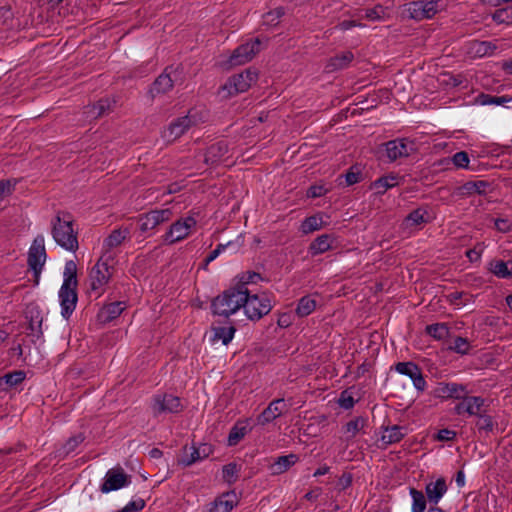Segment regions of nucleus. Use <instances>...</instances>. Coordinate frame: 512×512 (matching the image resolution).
<instances>
[{"label": "nucleus", "instance_id": "obj_46", "mask_svg": "<svg viewBox=\"0 0 512 512\" xmlns=\"http://www.w3.org/2000/svg\"><path fill=\"white\" fill-rule=\"evenodd\" d=\"M496 49V46L489 41H474L471 44V51L477 57H484L490 55Z\"/></svg>", "mask_w": 512, "mask_h": 512}, {"label": "nucleus", "instance_id": "obj_44", "mask_svg": "<svg viewBox=\"0 0 512 512\" xmlns=\"http://www.w3.org/2000/svg\"><path fill=\"white\" fill-rule=\"evenodd\" d=\"M425 331L436 340H443L449 336V327L446 323L427 325Z\"/></svg>", "mask_w": 512, "mask_h": 512}, {"label": "nucleus", "instance_id": "obj_62", "mask_svg": "<svg viewBox=\"0 0 512 512\" xmlns=\"http://www.w3.org/2000/svg\"><path fill=\"white\" fill-rule=\"evenodd\" d=\"M495 228L502 233H508L512 230V223L505 218H498L494 222Z\"/></svg>", "mask_w": 512, "mask_h": 512}, {"label": "nucleus", "instance_id": "obj_31", "mask_svg": "<svg viewBox=\"0 0 512 512\" xmlns=\"http://www.w3.org/2000/svg\"><path fill=\"white\" fill-rule=\"evenodd\" d=\"M354 60V54L351 51H344L331 57L327 69L329 71L341 70L347 68Z\"/></svg>", "mask_w": 512, "mask_h": 512}, {"label": "nucleus", "instance_id": "obj_4", "mask_svg": "<svg viewBox=\"0 0 512 512\" xmlns=\"http://www.w3.org/2000/svg\"><path fill=\"white\" fill-rule=\"evenodd\" d=\"M257 77V72L251 69H246L239 74L232 75L220 88L219 94L227 98L246 92L251 87L252 83L257 80Z\"/></svg>", "mask_w": 512, "mask_h": 512}, {"label": "nucleus", "instance_id": "obj_5", "mask_svg": "<svg viewBox=\"0 0 512 512\" xmlns=\"http://www.w3.org/2000/svg\"><path fill=\"white\" fill-rule=\"evenodd\" d=\"M270 296L263 292L260 294H251L248 291L247 302L244 305V312L251 321H258L272 310Z\"/></svg>", "mask_w": 512, "mask_h": 512}, {"label": "nucleus", "instance_id": "obj_54", "mask_svg": "<svg viewBox=\"0 0 512 512\" xmlns=\"http://www.w3.org/2000/svg\"><path fill=\"white\" fill-rule=\"evenodd\" d=\"M452 162L457 168H466V169H472L469 166L470 160L468 153L465 151H460L455 153L452 156Z\"/></svg>", "mask_w": 512, "mask_h": 512}, {"label": "nucleus", "instance_id": "obj_2", "mask_svg": "<svg viewBox=\"0 0 512 512\" xmlns=\"http://www.w3.org/2000/svg\"><path fill=\"white\" fill-rule=\"evenodd\" d=\"M77 285V265L73 260H69L65 263L63 283L59 290L61 315L65 319H69L76 308L78 301Z\"/></svg>", "mask_w": 512, "mask_h": 512}, {"label": "nucleus", "instance_id": "obj_10", "mask_svg": "<svg viewBox=\"0 0 512 512\" xmlns=\"http://www.w3.org/2000/svg\"><path fill=\"white\" fill-rule=\"evenodd\" d=\"M173 217V211L170 208L155 209L143 213L138 217L139 229L142 233L154 230L159 225L168 222Z\"/></svg>", "mask_w": 512, "mask_h": 512}, {"label": "nucleus", "instance_id": "obj_30", "mask_svg": "<svg viewBox=\"0 0 512 512\" xmlns=\"http://www.w3.org/2000/svg\"><path fill=\"white\" fill-rule=\"evenodd\" d=\"M489 187L490 183L485 180L468 181L458 188V192L462 196L484 195Z\"/></svg>", "mask_w": 512, "mask_h": 512}, {"label": "nucleus", "instance_id": "obj_52", "mask_svg": "<svg viewBox=\"0 0 512 512\" xmlns=\"http://www.w3.org/2000/svg\"><path fill=\"white\" fill-rule=\"evenodd\" d=\"M17 183V179L0 180V200L4 199L6 196L11 195L15 190Z\"/></svg>", "mask_w": 512, "mask_h": 512}, {"label": "nucleus", "instance_id": "obj_11", "mask_svg": "<svg viewBox=\"0 0 512 512\" xmlns=\"http://www.w3.org/2000/svg\"><path fill=\"white\" fill-rule=\"evenodd\" d=\"M469 393L467 385L456 382H439L431 391V395L441 401L460 400Z\"/></svg>", "mask_w": 512, "mask_h": 512}, {"label": "nucleus", "instance_id": "obj_58", "mask_svg": "<svg viewBox=\"0 0 512 512\" xmlns=\"http://www.w3.org/2000/svg\"><path fill=\"white\" fill-rule=\"evenodd\" d=\"M144 507L145 501L142 498H137L135 500L130 501L118 512H138L141 511Z\"/></svg>", "mask_w": 512, "mask_h": 512}, {"label": "nucleus", "instance_id": "obj_22", "mask_svg": "<svg viewBox=\"0 0 512 512\" xmlns=\"http://www.w3.org/2000/svg\"><path fill=\"white\" fill-rule=\"evenodd\" d=\"M116 101L112 98H102L92 105L84 108V113L89 118L97 119L113 111Z\"/></svg>", "mask_w": 512, "mask_h": 512}, {"label": "nucleus", "instance_id": "obj_7", "mask_svg": "<svg viewBox=\"0 0 512 512\" xmlns=\"http://www.w3.org/2000/svg\"><path fill=\"white\" fill-rule=\"evenodd\" d=\"M104 255L98 260V262L92 267L90 271V289L96 297L102 295L104 287L109 282L112 276L113 267L110 266L107 260H103Z\"/></svg>", "mask_w": 512, "mask_h": 512}, {"label": "nucleus", "instance_id": "obj_48", "mask_svg": "<svg viewBox=\"0 0 512 512\" xmlns=\"http://www.w3.org/2000/svg\"><path fill=\"white\" fill-rule=\"evenodd\" d=\"M492 19L497 24L512 25V6L497 9L492 14Z\"/></svg>", "mask_w": 512, "mask_h": 512}, {"label": "nucleus", "instance_id": "obj_27", "mask_svg": "<svg viewBox=\"0 0 512 512\" xmlns=\"http://www.w3.org/2000/svg\"><path fill=\"white\" fill-rule=\"evenodd\" d=\"M488 270L500 279L512 278V260L492 259L488 264Z\"/></svg>", "mask_w": 512, "mask_h": 512}, {"label": "nucleus", "instance_id": "obj_17", "mask_svg": "<svg viewBox=\"0 0 512 512\" xmlns=\"http://www.w3.org/2000/svg\"><path fill=\"white\" fill-rule=\"evenodd\" d=\"M195 124L194 117L190 112L182 117L174 119L169 126L163 130L162 138L167 142L175 141Z\"/></svg>", "mask_w": 512, "mask_h": 512}, {"label": "nucleus", "instance_id": "obj_42", "mask_svg": "<svg viewBox=\"0 0 512 512\" xmlns=\"http://www.w3.org/2000/svg\"><path fill=\"white\" fill-rule=\"evenodd\" d=\"M260 280H262V277L259 273L254 271H247L237 277L235 285L241 290L249 291L247 286L249 284H256Z\"/></svg>", "mask_w": 512, "mask_h": 512}, {"label": "nucleus", "instance_id": "obj_39", "mask_svg": "<svg viewBox=\"0 0 512 512\" xmlns=\"http://www.w3.org/2000/svg\"><path fill=\"white\" fill-rule=\"evenodd\" d=\"M26 378V373L23 370H15L13 372H9L0 378V387L2 383H4L7 388H2V390H7L8 388H13L22 383Z\"/></svg>", "mask_w": 512, "mask_h": 512}, {"label": "nucleus", "instance_id": "obj_63", "mask_svg": "<svg viewBox=\"0 0 512 512\" xmlns=\"http://www.w3.org/2000/svg\"><path fill=\"white\" fill-rule=\"evenodd\" d=\"M228 246V244H218L217 247L211 251L206 257V265L213 262Z\"/></svg>", "mask_w": 512, "mask_h": 512}, {"label": "nucleus", "instance_id": "obj_25", "mask_svg": "<svg viewBox=\"0 0 512 512\" xmlns=\"http://www.w3.org/2000/svg\"><path fill=\"white\" fill-rule=\"evenodd\" d=\"M228 153V145L225 141L211 144L205 153V163L215 165L222 161Z\"/></svg>", "mask_w": 512, "mask_h": 512}, {"label": "nucleus", "instance_id": "obj_36", "mask_svg": "<svg viewBox=\"0 0 512 512\" xmlns=\"http://www.w3.org/2000/svg\"><path fill=\"white\" fill-rule=\"evenodd\" d=\"M236 332L233 325L219 326L213 328V341H221L224 345H228Z\"/></svg>", "mask_w": 512, "mask_h": 512}, {"label": "nucleus", "instance_id": "obj_21", "mask_svg": "<svg viewBox=\"0 0 512 512\" xmlns=\"http://www.w3.org/2000/svg\"><path fill=\"white\" fill-rule=\"evenodd\" d=\"M448 491L445 478L440 477L436 481H431L425 486V495L430 506H438V503Z\"/></svg>", "mask_w": 512, "mask_h": 512}, {"label": "nucleus", "instance_id": "obj_47", "mask_svg": "<svg viewBox=\"0 0 512 512\" xmlns=\"http://www.w3.org/2000/svg\"><path fill=\"white\" fill-rule=\"evenodd\" d=\"M323 225V220L321 216L313 215L305 218V220L301 224V231L304 234L312 233L316 230L321 229Z\"/></svg>", "mask_w": 512, "mask_h": 512}, {"label": "nucleus", "instance_id": "obj_1", "mask_svg": "<svg viewBox=\"0 0 512 512\" xmlns=\"http://www.w3.org/2000/svg\"><path fill=\"white\" fill-rule=\"evenodd\" d=\"M73 216L66 211H58L51 221V234L63 249L75 253L79 248L78 230Z\"/></svg>", "mask_w": 512, "mask_h": 512}, {"label": "nucleus", "instance_id": "obj_20", "mask_svg": "<svg viewBox=\"0 0 512 512\" xmlns=\"http://www.w3.org/2000/svg\"><path fill=\"white\" fill-rule=\"evenodd\" d=\"M172 70V67L165 68V70L154 80L149 89V94L152 98L166 94L172 90L174 86V80L171 76Z\"/></svg>", "mask_w": 512, "mask_h": 512}, {"label": "nucleus", "instance_id": "obj_60", "mask_svg": "<svg viewBox=\"0 0 512 512\" xmlns=\"http://www.w3.org/2000/svg\"><path fill=\"white\" fill-rule=\"evenodd\" d=\"M328 192V189L324 185H312L307 190V197L318 198L324 196Z\"/></svg>", "mask_w": 512, "mask_h": 512}, {"label": "nucleus", "instance_id": "obj_40", "mask_svg": "<svg viewBox=\"0 0 512 512\" xmlns=\"http://www.w3.org/2000/svg\"><path fill=\"white\" fill-rule=\"evenodd\" d=\"M512 101V97L509 96H493L486 93H480L477 98L476 102L480 105L486 106V105H504L508 102Z\"/></svg>", "mask_w": 512, "mask_h": 512}, {"label": "nucleus", "instance_id": "obj_6", "mask_svg": "<svg viewBox=\"0 0 512 512\" xmlns=\"http://www.w3.org/2000/svg\"><path fill=\"white\" fill-rule=\"evenodd\" d=\"M197 220L189 215L173 222L162 236L165 244L172 245L186 239L196 228Z\"/></svg>", "mask_w": 512, "mask_h": 512}, {"label": "nucleus", "instance_id": "obj_13", "mask_svg": "<svg viewBox=\"0 0 512 512\" xmlns=\"http://www.w3.org/2000/svg\"><path fill=\"white\" fill-rule=\"evenodd\" d=\"M46 261V251L44 245V237L38 235L28 251L27 263L33 271L34 276L38 278Z\"/></svg>", "mask_w": 512, "mask_h": 512}, {"label": "nucleus", "instance_id": "obj_26", "mask_svg": "<svg viewBox=\"0 0 512 512\" xmlns=\"http://www.w3.org/2000/svg\"><path fill=\"white\" fill-rule=\"evenodd\" d=\"M128 236V228L114 229L103 241L104 257L110 250L120 246Z\"/></svg>", "mask_w": 512, "mask_h": 512}, {"label": "nucleus", "instance_id": "obj_23", "mask_svg": "<svg viewBox=\"0 0 512 512\" xmlns=\"http://www.w3.org/2000/svg\"><path fill=\"white\" fill-rule=\"evenodd\" d=\"M126 309L124 301H116L104 305L98 312L97 318L101 323H109L115 320Z\"/></svg>", "mask_w": 512, "mask_h": 512}, {"label": "nucleus", "instance_id": "obj_16", "mask_svg": "<svg viewBox=\"0 0 512 512\" xmlns=\"http://www.w3.org/2000/svg\"><path fill=\"white\" fill-rule=\"evenodd\" d=\"M260 45V39L255 38L250 42L238 46L229 58L230 65L238 66L249 62L260 51Z\"/></svg>", "mask_w": 512, "mask_h": 512}, {"label": "nucleus", "instance_id": "obj_37", "mask_svg": "<svg viewBox=\"0 0 512 512\" xmlns=\"http://www.w3.org/2000/svg\"><path fill=\"white\" fill-rule=\"evenodd\" d=\"M198 461H201V457L199 456V452L197 451L196 446H184L182 455L178 459V464L184 467H189Z\"/></svg>", "mask_w": 512, "mask_h": 512}, {"label": "nucleus", "instance_id": "obj_49", "mask_svg": "<svg viewBox=\"0 0 512 512\" xmlns=\"http://www.w3.org/2000/svg\"><path fill=\"white\" fill-rule=\"evenodd\" d=\"M239 471H240L239 466L236 463L231 462V463L223 466L222 477H223L224 481H226L227 483L233 484L238 479Z\"/></svg>", "mask_w": 512, "mask_h": 512}, {"label": "nucleus", "instance_id": "obj_38", "mask_svg": "<svg viewBox=\"0 0 512 512\" xmlns=\"http://www.w3.org/2000/svg\"><path fill=\"white\" fill-rule=\"evenodd\" d=\"M485 400L480 396L466 395V414L469 416H478L484 411Z\"/></svg>", "mask_w": 512, "mask_h": 512}, {"label": "nucleus", "instance_id": "obj_18", "mask_svg": "<svg viewBox=\"0 0 512 512\" xmlns=\"http://www.w3.org/2000/svg\"><path fill=\"white\" fill-rule=\"evenodd\" d=\"M28 319V336L31 337L33 343H36L43 337L42 322L43 317L40 310L36 306H28L25 312Z\"/></svg>", "mask_w": 512, "mask_h": 512}, {"label": "nucleus", "instance_id": "obj_15", "mask_svg": "<svg viewBox=\"0 0 512 512\" xmlns=\"http://www.w3.org/2000/svg\"><path fill=\"white\" fill-rule=\"evenodd\" d=\"M395 370L402 375L409 377L413 383L414 388L422 393L427 387V382L424 378L421 368L414 362H398L395 365Z\"/></svg>", "mask_w": 512, "mask_h": 512}, {"label": "nucleus", "instance_id": "obj_45", "mask_svg": "<svg viewBox=\"0 0 512 512\" xmlns=\"http://www.w3.org/2000/svg\"><path fill=\"white\" fill-rule=\"evenodd\" d=\"M316 308V300L310 296L302 297L297 305L296 313L300 317L310 315Z\"/></svg>", "mask_w": 512, "mask_h": 512}, {"label": "nucleus", "instance_id": "obj_32", "mask_svg": "<svg viewBox=\"0 0 512 512\" xmlns=\"http://www.w3.org/2000/svg\"><path fill=\"white\" fill-rule=\"evenodd\" d=\"M404 428L398 425L386 427L382 433L381 441L387 446L400 442L404 436Z\"/></svg>", "mask_w": 512, "mask_h": 512}, {"label": "nucleus", "instance_id": "obj_57", "mask_svg": "<svg viewBox=\"0 0 512 512\" xmlns=\"http://www.w3.org/2000/svg\"><path fill=\"white\" fill-rule=\"evenodd\" d=\"M385 9L381 5H376L373 8L365 10V18L375 21L383 18Z\"/></svg>", "mask_w": 512, "mask_h": 512}, {"label": "nucleus", "instance_id": "obj_14", "mask_svg": "<svg viewBox=\"0 0 512 512\" xmlns=\"http://www.w3.org/2000/svg\"><path fill=\"white\" fill-rule=\"evenodd\" d=\"M130 483L131 477L125 473L122 467L111 468L106 472L100 491L106 494L126 487Z\"/></svg>", "mask_w": 512, "mask_h": 512}, {"label": "nucleus", "instance_id": "obj_12", "mask_svg": "<svg viewBox=\"0 0 512 512\" xmlns=\"http://www.w3.org/2000/svg\"><path fill=\"white\" fill-rule=\"evenodd\" d=\"M407 12L409 17L421 21L434 17L440 10L439 0H419L413 1L407 5Z\"/></svg>", "mask_w": 512, "mask_h": 512}, {"label": "nucleus", "instance_id": "obj_3", "mask_svg": "<svg viewBox=\"0 0 512 512\" xmlns=\"http://www.w3.org/2000/svg\"><path fill=\"white\" fill-rule=\"evenodd\" d=\"M247 297L248 291L241 290L234 284L212 300L211 311L214 315L228 318L244 308Z\"/></svg>", "mask_w": 512, "mask_h": 512}, {"label": "nucleus", "instance_id": "obj_55", "mask_svg": "<svg viewBox=\"0 0 512 512\" xmlns=\"http://www.w3.org/2000/svg\"><path fill=\"white\" fill-rule=\"evenodd\" d=\"M361 170L357 165L352 166L344 175L346 184L348 186L354 185L361 180Z\"/></svg>", "mask_w": 512, "mask_h": 512}, {"label": "nucleus", "instance_id": "obj_8", "mask_svg": "<svg viewBox=\"0 0 512 512\" xmlns=\"http://www.w3.org/2000/svg\"><path fill=\"white\" fill-rule=\"evenodd\" d=\"M150 408L154 417L162 414H177L183 410L181 399L173 394H156L152 397Z\"/></svg>", "mask_w": 512, "mask_h": 512}, {"label": "nucleus", "instance_id": "obj_28", "mask_svg": "<svg viewBox=\"0 0 512 512\" xmlns=\"http://www.w3.org/2000/svg\"><path fill=\"white\" fill-rule=\"evenodd\" d=\"M299 460L298 455L296 454H288L279 456L276 460L270 465V470L273 475H279L286 472L290 467L296 464Z\"/></svg>", "mask_w": 512, "mask_h": 512}, {"label": "nucleus", "instance_id": "obj_34", "mask_svg": "<svg viewBox=\"0 0 512 512\" xmlns=\"http://www.w3.org/2000/svg\"><path fill=\"white\" fill-rule=\"evenodd\" d=\"M409 495L412 499L411 512H425L428 500L424 492L410 487Z\"/></svg>", "mask_w": 512, "mask_h": 512}, {"label": "nucleus", "instance_id": "obj_64", "mask_svg": "<svg viewBox=\"0 0 512 512\" xmlns=\"http://www.w3.org/2000/svg\"><path fill=\"white\" fill-rule=\"evenodd\" d=\"M197 451L199 452V456L201 457V460L208 458L213 453V446L208 443L200 444L198 447H196Z\"/></svg>", "mask_w": 512, "mask_h": 512}, {"label": "nucleus", "instance_id": "obj_61", "mask_svg": "<svg viewBox=\"0 0 512 512\" xmlns=\"http://www.w3.org/2000/svg\"><path fill=\"white\" fill-rule=\"evenodd\" d=\"M457 436V433L450 429H441L438 431L436 435V439L438 441H453Z\"/></svg>", "mask_w": 512, "mask_h": 512}, {"label": "nucleus", "instance_id": "obj_24", "mask_svg": "<svg viewBox=\"0 0 512 512\" xmlns=\"http://www.w3.org/2000/svg\"><path fill=\"white\" fill-rule=\"evenodd\" d=\"M236 503V494L234 492H227L208 505V512H230Z\"/></svg>", "mask_w": 512, "mask_h": 512}, {"label": "nucleus", "instance_id": "obj_53", "mask_svg": "<svg viewBox=\"0 0 512 512\" xmlns=\"http://www.w3.org/2000/svg\"><path fill=\"white\" fill-rule=\"evenodd\" d=\"M85 440L82 433L70 437L63 445V451L65 454L72 453L75 449Z\"/></svg>", "mask_w": 512, "mask_h": 512}, {"label": "nucleus", "instance_id": "obj_41", "mask_svg": "<svg viewBox=\"0 0 512 512\" xmlns=\"http://www.w3.org/2000/svg\"><path fill=\"white\" fill-rule=\"evenodd\" d=\"M248 433V428L240 422H237L231 429L228 435V446L237 445Z\"/></svg>", "mask_w": 512, "mask_h": 512}, {"label": "nucleus", "instance_id": "obj_9", "mask_svg": "<svg viewBox=\"0 0 512 512\" xmlns=\"http://www.w3.org/2000/svg\"><path fill=\"white\" fill-rule=\"evenodd\" d=\"M384 155L389 163L410 156L416 151L415 142L408 138H397L383 144Z\"/></svg>", "mask_w": 512, "mask_h": 512}, {"label": "nucleus", "instance_id": "obj_50", "mask_svg": "<svg viewBox=\"0 0 512 512\" xmlns=\"http://www.w3.org/2000/svg\"><path fill=\"white\" fill-rule=\"evenodd\" d=\"M470 348L471 346L468 339L460 336L456 337L453 341V344L449 346L450 350L461 355L468 354Z\"/></svg>", "mask_w": 512, "mask_h": 512}, {"label": "nucleus", "instance_id": "obj_51", "mask_svg": "<svg viewBox=\"0 0 512 512\" xmlns=\"http://www.w3.org/2000/svg\"><path fill=\"white\" fill-rule=\"evenodd\" d=\"M284 13L283 7H277L263 16V23L269 26H276Z\"/></svg>", "mask_w": 512, "mask_h": 512}, {"label": "nucleus", "instance_id": "obj_43", "mask_svg": "<svg viewBox=\"0 0 512 512\" xmlns=\"http://www.w3.org/2000/svg\"><path fill=\"white\" fill-rule=\"evenodd\" d=\"M478 431L480 433L484 432L486 434L493 432L497 423L494 421L492 416L486 414L485 410L477 416V421L475 423Z\"/></svg>", "mask_w": 512, "mask_h": 512}, {"label": "nucleus", "instance_id": "obj_35", "mask_svg": "<svg viewBox=\"0 0 512 512\" xmlns=\"http://www.w3.org/2000/svg\"><path fill=\"white\" fill-rule=\"evenodd\" d=\"M428 212L424 208H417L411 211L404 219L406 227H417L423 223L428 222Z\"/></svg>", "mask_w": 512, "mask_h": 512}, {"label": "nucleus", "instance_id": "obj_56", "mask_svg": "<svg viewBox=\"0 0 512 512\" xmlns=\"http://www.w3.org/2000/svg\"><path fill=\"white\" fill-rule=\"evenodd\" d=\"M364 419L361 417L350 420L345 425V432L355 436L364 426Z\"/></svg>", "mask_w": 512, "mask_h": 512}, {"label": "nucleus", "instance_id": "obj_19", "mask_svg": "<svg viewBox=\"0 0 512 512\" xmlns=\"http://www.w3.org/2000/svg\"><path fill=\"white\" fill-rule=\"evenodd\" d=\"M287 410L288 407L283 398L275 399L259 414L257 423L264 426L280 417L283 413L287 412Z\"/></svg>", "mask_w": 512, "mask_h": 512}, {"label": "nucleus", "instance_id": "obj_59", "mask_svg": "<svg viewBox=\"0 0 512 512\" xmlns=\"http://www.w3.org/2000/svg\"><path fill=\"white\" fill-rule=\"evenodd\" d=\"M338 404L341 408L348 410L354 406L355 401L352 395L347 390H344L340 394Z\"/></svg>", "mask_w": 512, "mask_h": 512}, {"label": "nucleus", "instance_id": "obj_33", "mask_svg": "<svg viewBox=\"0 0 512 512\" xmlns=\"http://www.w3.org/2000/svg\"><path fill=\"white\" fill-rule=\"evenodd\" d=\"M332 239L328 234L318 236L309 246V252L312 256L323 254L331 249Z\"/></svg>", "mask_w": 512, "mask_h": 512}, {"label": "nucleus", "instance_id": "obj_29", "mask_svg": "<svg viewBox=\"0 0 512 512\" xmlns=\"http://www.w3.org/2000/svg\"><path fill=\"white\" fill-rule=\"evenodd\" d=\"M399 176L391 173L382 176L371 183L370 188L378 195H383L388 189H391L398 185Z\"/></svg>", "mask_w": 512, "mask_h": 512}]
</instances>
